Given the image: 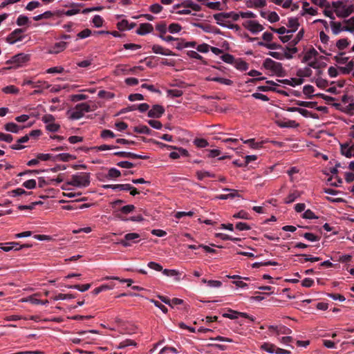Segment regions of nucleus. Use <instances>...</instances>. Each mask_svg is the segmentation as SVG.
Here are the masks:
<instances>
[{
	"label": "nucleus",
	"instance_id": "1",
	"mask_svg": "<svg viewBox=\"0 0 354 354\" xmlns=\"http://www.w3.org/2000/svg\"><path fill=\"white\" fill-rule=\"evenodd\" d=\"M67 184L77 187H88L90 184V174L88 173L81 172L77 174L72 175L71 180Z\"/></svg>",
	"mask_w": 354,
	"mask_h": 354
},
{
	"label": "nucleus",
	"instance_id": "2",
	"mask_svg": "<svg viewBox=\"0 0 354 354\" xmlns=\"http://www.w3.org/2000/svg\"><path fill=\"white\" fill-rule=\"evenodd\" d=\"M263 66L266 69L270 70L277 76H283L284 70L281 63L277 62L271 58H266L263 63Z\"/></svg>",
	"mask_w": 354,
	"mask_h": 354
},
{
	"label": "nucleus",
	"instance_id": "3",
	"mask_svg": "<svg viewBox=\"0 0 354 354\" xmlns=\"http://www.w3.org/2000/svg\"><path fill=\"white\" fill-rule=\"evenodd\" d=\"M140 236V234L138 233H128L124 235V239L120 240L119 243L124 247H129L131 246L132 243H138Z\"/></svg>",
	"mask_w": 354,
	"mask_h": 354
},
{
	"label": "nucleus",
	"instance_id": "4",
	"mask_svg": "<svg viewBox=\"0 0 354 354\" xmlns=\"http://www.w3.org/2000/svg\"><path fill=\"white\" fill-rule=\"evenodd\" d=\"M29 60V55L24 53H19L13 56L6 62L7 64H14L15 67H19Z\"/></svg>",
	"mask_w": 354,
	"mask_h": 354
},
{
	"label": "nucleus",
	"instance_id": "5",
	"mask_svg": "<svg viewBox=\"0 0 354 354\" xmlns=\"http://www.w3.org/2000/svg\"><path fill=\"white\" fill-rule=\"evenodd\" d=\"M25 30L23 28H17L13 30L7 37L8 43L13 44L17 41H21L24 38V32Z\"/></svg>",
	"mask_w": 354,
	"mask_h": 354
},
{
	"label": "nucleus",
	"instance_id": "6",
	"mask_svg": "<svg viewBox=\"0 0 354 354\" xmlns=\"http://www.w3.org/2000/svg\"><path fill=\"white\" fill-rule=\"evenodd\" d=\"M243 26L253 34H256L263 30V26L256 21H247L243 24Z\"/></svg>",
	"mask_w": 354,
	"mask_h": 354
},
{
	"label": "nucleus",
	"instance_id": "7",
	"mask_svg": "<svg viewBox=\"0 0 354 354\" xmlns=\"http://www.w3.org/2000/svg\"><path fill=\"white\" fill-rule=\"evenodd\" d=\"M165 113V109L163 106L156 104L153 105L148 112V116L149 118H159Z\"/></svg>",
	"mask_w": 354,
	"mask_h": 354
},
{
	"label": "nucleus",
	"instance_id": "8",
	"mask_svg": "<svg viewBox=\"0 0 354 354\" xmlns=\"http://www.w3.org/2000/svg\"><path fill=\"white\" fill-rule=\"evenodd\" d=\"M66 46L67 43L65 41L57 42L49 48L48 53L50 54H57L65 50Z\"/></svg>",
	"mask_w": 354,
	"mask_h": 354
},
{
	"label": "nucleus",
	"instance_id": "9",
	"mask_svg": "<svg viewBox=\"0 0 354 354\" xmlns=\"http://www.w3.org/2000/svg\"><path fill=\"white\" fill-rule=\"evenodd\" d=\"M341 153L346 158L353 157L354 155V143L349 147L348 143L341 145Z\"/></svg>",
	"mask_w": 354,
	"mask_h": 354
},
{
	"label": "nucleus",
	"instance_id": "10",
	"mask_svg": "<svg viewBox=\"0 0 354 354\" xmlns=\"http://www.w3.org/2000/svg\"><path fill=\"white\" fill-rule=\"evenodd\" d=\"M153 30L152 24L149 23H143L140 25L139 28L137 29L136 33L140 35H145L147 33H151Z\"/></svg>",
	"mask_w": 354,
	"mask_h": 354
},
{
	"label": "nucleus",
	"instance_id": "11",
	"mask_svg": "<svg viewBox=\"0 0 354 354\" xmlns=\"http://www.w3.org/2000/svg\"><path fill=\"white\" fill-rule=\"evenodd\" d=\"M279 82L287 84L291 86H295L297 85H301L304 83V80L302 78H291L290 80L284 79V80H279Z\"/></svg>",
	"mask_w": 354,
	"mask_h": 354
},
{
	"label": "nucleus",
	"instance_id": "12",
	"mask_svg": "<svg viewBox=\"0 0 354 354\" xmlns=\"http://www.w3.org/2000/svg\"><path fill=\"white\" fill-rule=\"evenodd\" d=\"M246 6L248 8H263L266 6V0H248Z\"/></svg>",
	"mask_w": 354,
	"mask_h": 354
},
{
	"label": "nucleus",
	"instance_id": "13",
	"mask_svg": "<svg viewBox=\"0 0 354 354\" xmlns=\"http://www.w3.org/2000/svg\"><path fill=\"white\" fill-rule=\"evenodd\" d=\"M74 159H75V156L66 153H59L53 157V161L62 160L63 162H68Z\"/></svg>",
	"mask_w": 354,
	"mask_h": 354
},
{
	"label": "nucleus",
	"instance_id": "14",
	"mask_svg": "<svg viewBox=\"0 0 354 354\" xmlns=\"http://www.w3.org/2000/svg\"><path fill=\"white\" fill-rule=\"evenodd\" d=\"M104 189H112L114 190H127L131 189L130 184H118V185H103Z\"/></svg>",
	"mask_w": 354,
	"mask_h": 354
},
{
	"label": "nucleus",
	"instance_id": "15",
	"mask_svg": "<svg viewBox=\"0 0 354 354\" xmlns=\"http://www.w3.org/2000/svg\"><path fill=\"white\" fill-rule=\"evenodd\" d=\"M233 64L236 68L240 71H245L248 69V64L241 58L234 59Z\"/></svg>",
	"mask_w": 354,
	"mask_h": 354
},
{
	"label": "nucleus",
	"instance_id": "16",
	"mask_svg": "<svg viewBox=\"0 0 354 354\" xmlns=\"http://www.w3.org/2000/svg\"><path fill=\"white\" fill-rule=\"evenodd\" d=\"M23 128H24V127H20L19 126H18L17 124H16L14 122H8V123L6 124L4 126V129L6 131L12 132V133H19V131L21 129H22Z\"/></svg>",
	"mask_w": 354,
	"mask_h": 354
},
{
	"label": "nucleus",
	"instance_id": "17",
	"mask_svg": "<svg viewBox=\"0 0 354 354\" xmlns=\"http://www.w3.org/2000/svg\"><path fill=\"white\" fill-rule=\"evenodd\" d=\"M317 55L318 52L313 47H312L309 50H308L306 53L305 55L302 59V62H308L312 59V57H316Z\"/></svg>",
	"mask_w": 354,
	"mask_h": 354
},
{
	"label": "nucleus",
	"instance_id": "18",
	"mask_svg": "<svg viewBox=\"0 0 354 354\" xmlns=\"http://www.w3.org/2000/svg\"><path fill=\"white\" fill-rule=\"evenodd\" d=\"M182 5L183 7L191 8L194 11H200L201 10V7L199 5L194 3L191 0L184 1L182 2Z\"/></svg>",
	"mask_w": 354,
	"mask_h": 354
},
{
	"label": "nucleus",
	"instance_id": "19",
	"mask_svg": "<svg viewBox=\"0 0 354 354\" xmlns=\"http://www.w3.org/2000/svg\"><path fill=\"white\" fill-rule=\"evenodd\" d=\"M313 71L308 68H300L297 71V76L299 77H308L312 75Z\"/></svg>",
	"mask_w": 354,
	"mask_h": 354
},
{
	"label": "nucleus",
	"instance_id": "20",
	"mask_svg": "<svg viewBox=\"0 0 354 354\" xmlns=\"http://www.w3.org/2000/svg\"><path fill=\"white\" fill-rule=\"evenodd\" d=\"M286 25L290 28H292V32H295L299 26V23L298 21L297 18L290 17V18H288V22Z\"/></svg>",
	"mask_w": 354,
	"mask_h": 354
},
{
	"label": "nucleus",
	"instance_id": "21",
	"mask_svg": "<svg viewBox=\"0 0 354 354\" xmlns=\"http://www.w3.org/2000/svg\"><path fill=\"white\" fill-rule=\"evenodd\" d=\"M196 177L199 180H203L205 178H214L215 174L207 171H197L196 173Z\"/></svg>",
	"mask_w": 354,
	"mask_h": 354
},
{
	"label": "nucleus",
	"instance_id": "22",
	"mask_svg": "<svg viewBox=\"0 0 354 354\" xmlns=\"http://www.w3.org/2000/svg\"><path fill=\"white\" fill-rule=\"evenodd\" d=\"M134 131L138 133L150 135L152 131L145 125H140L134 127Z\"/></svg>",
	"mask_w": 354,
	"mask_h": 354
},
{
	"label": "nucleus",
	"instance_id": "23",
	"mask_svg": "<svg viewBox=\"0 0 354 354\" xmlns=\"http://www.w3.org/2000/svg\"><path fill=\"white\" fill-rule=\"evenodd\" d=\"M344 23H346L347 24V26L343 27V30L353 32H354V16L347 20H345Z\"/></svg>",
	"mask_w": 354,
	"mask_h": 354
},
{
	"label": "nucleus",
	"instance_id": "24",
	"mask_svg": "<svg viewBox=\"0 0 354 354\" xmlns=\"http://www.w3.org/2000/svg\"><path fill=\"white\" fill-rule=\"evenodd\" d=\"M354 62H349L346 66H339V70L344 75L349 74L353 69Z\"/></svg>",
	"mask_w": 354,
	"mask_h": 354
},
{
	"label": "nucleus",
	"instance_id": "25",
	"mask_svg": "<svg viewBox=\"0 0 354 354\" xmlns=\"http://www.w3.org/2000/svg\"><path fill=\"white\" fill-rule=\"evenodd\" d=\"M296 105L303 107L308 108H315L317 105L316 102H306V101H300V100H294Z\"/></svg>",
	"mask_w": 354,
	"mask_h": 354
},
{
	"label": "nucleus",
	"instance_id": "26",
	"mask_svg": "<svg viewBox=\"0 0 354 354\" xmlns=\"http://www.w3.org/2000/svg\"><path fill=\"white\" fill-rule=\"evenodd\" d=\"M276 346L269 342H265L261 346V348L268 353H274Z\"/></svg>",
	"mask_w": 354,
	"mask_h": 354
},
{
	"label": "nucleus",
	"instance_id": "27",
	"mask_svg": "<svg viewBox=\"0 0 354 354\" xmlns=\"http://www.w3.org/2000/svg\"><path fill=\"white\" fill-rule=\"evenodd\" d=\"M211 81L221 83L222 84L230 86L233 84V82L231 80L225 79L219 77H214L210 79Z\"/></svg>",
	"mask_w": 354,
	"mask_h": 354
},
{
	"label": "nucleus",
	"instance_id": "28",
	"mask_svg": "<svg viewBox=\"0 0 354 354\" xmlns=\"http://www.w3.org/2000/svg\"><path fill=\"white\" fill-rule=\"evenodd\" d=\"M213 17L218 25L221 26H226V25L223 23V21L226 19L224 15V12L214 14Z\"/></svg>",
	"mask_w": 354,
	"mask_h": 354
},
{
	"label": "nucleus",
	"instance_id": "29",
	"mask_svg": "<svg viewBox=\"0 0 354 354\" xmlns=\"http://www.w3.org/2000/svg\"><path fill=\"white\" fill-rule=\"evenodd\" d=\"M350 42L347 38L340 39L336 43V46L339 50L345 49L348 45Z\"/></svg>",
	"mask_w": 354,
	"mask_h": 354
},
{
	"label": "nucleus",
	"instance_id": "30",
	"mask_svg": "<svg viewBox=\"0 0 354 354\" xmlns=\"http://www.w3.org/2000/svg\"><path fill=\"white\" fill-rule=\"evenodd\" d=\"M304 35V30L301 29L298 33L297 34L296 37L290 42V44L291 46H296L300 40L302 39Z\"/></svg>",
	"mask_w": 354,
	"mask_h": 354
},
{
	"label": "nucleus",
	"instance_id": "31",
	"mask_svg": "<svg viewBox=\"0 0 354 354\" xmlns=\"http://www.w3.org/2000/svg\"><path fill=\"white\" fill-rule=\"evenodd\" d=\"M136 345H137V344L135 341L130 339H127L120 342L118 346H117V348H124L129 346H136Z\"/></svg>",
	"mask_w": 354,
	"mask_h": 354
},
{
	"label": "nucleus",
	"instance_id": "32",
	"mask_svg": "<svg viewBox=\"0 0 354 354\" xmlns=\"http://www.w3.org/2000/svg\"><path fill=\"white\" fill-rule=\"evenodd\" d=\"M259 45L261 46H265L268 49L275 50V49H281L282 48V46L277 44V43H270V44H266L263 41L259 42Z\"/></svg>",
	"mask_w": 354,
	"mask_h": 354
},
{
	"label": "nucleus",
	"instance_id": "33",
	"mask_svg": "<svg viewBox=\"0 0 354 354\" xmlns=\"http://www.w3.org/2000/svg\"><path fill=\"white\" fill-rule=\"evenodd\" d=\"M315 91V88L311 85H305L303 88V92L305 95H308V98L311 99L315 95H312V93Z\"/></svg>",
	"mask_w": 354,
	"mask_h": 354
},
{
	"label": "nucleus",
	"instance_id": "34",
	"mask_svg": "<svg viewBox=\"0 0 354 354\" xmlns=\"http://www.w3.org/2000/svg\"><path fill=\"white\" fill-rule=\"evenodd\" d=\"M97 95L100 98H104L108 100L113 99L115 97V94L113 93L106 91L104 90L100 91L98 92Z\"/></svg>",
	"mask_w": 354,
	"mask_h": 354
},
{
	"label": "nucleus",
	"instance_id": "35",
	"mask_svg": "<svg viewBox=\"0 0 354 354\" xmlns=\"http://www.w3.org/2000/svg\"><path fill=\"white\" fill-rule=\"evenodd\" d=\"M67 287L68 288L77 289V290H80V292H85L90 288L91 284L90 283H86V284H84V285L76 284V285H73V286H68Z\"/></svg>",
	"mask_w": 354,
	"mask_h": 354
},
{
	"label": "nucleus",
	"instance_id": "36",
	"mask_svg": "<svg viewBox=\"0 0 354 354\" xmlns=\"http://www.w3.org/2000/svg\"><path fill=\"white\" fill-rule=\"evenodd\" d=\"M194 144L198 148H205L209 146V142L203 138L194 139Z\"/></svg>",
	"mask_w": 354,
	"mask_h": 354
},
{
	"label": "nucleus",
	"instance_id": "37",
	"mask_svg": "<svg viewBox=\"0 0 354 354\" xmlns=\"http://www.w3.org/2000/svg\"><path fill=\"white\" fill-rule=\"evenodd\" d=\"M330 26L333 33L334 35H338L340 32V31L343 30V28H342V25L340 22L331 21Z\"/></svg>",
	"mask_w": 354,
	"mask_h": 354
},
{
	"label": "nucleus",
	"instance_id": "38",
	"mask_svg": "<svg viewBox=\"0 0 354 354\" xmlns=\"http://www.w3.org/2000/svg\"><path fill=\"white\" fill-rule=\"evenodd\" d=\"M113 285L109 286V285L104 284V285H102V286H99L97 288H95L93 290V293L96 295L99 294L101 292H103V291H105V290H111V289L113 288Z\"/></svg>",
	"mask_w": 354,
	"mask_h": 354
},
{
	"label": "nucleus",
	"instance_id": "39",
	"mask_svg": "<svg viewBox=\"0 0 354 354\" xmlns=\"http://www.w3.org/2000/svg\"><path fill=\"white\" fill-rule=\"evenodd\" d=\"M3 92L5 93H10V94H17L19 93V90L14 85H10L4 87L2 89Z\"/></svg>",
	"mask_w": 354,
	"mask_h": 354
},
{
	"label": "nucleus",
	"instance_id": "40",
	"mask_svg": "<svg viewBox=\"0 0 354 354\" xmlns=\"http://www.w3.org/2000/svg\"><path fill=\"white\" fill-rule=\"evenodd\" d=\"M182 29L181 26L179 24L172 23L168 27V30L170 33H177Z\"/></svg>",
	"mask_w": 354,
	"mask_h": 354
},
{
	"label": "nucleus",
	"instance_id": "41",
	"mask_svg": "<svg viewBox=\"0 0 354 354\" xmlns=\"http://www.w3.org/2000/svg\"><path fill=\"white\" fill-rule=\"evenodd\" d=\"M12 196L14 197L21 195H30L32 192H28L22 188H17L11 191Z\"/></svg>",
	"mask_w": 354,
	"mask_h": 354
},
{
	"label": "nucleus",
	"instance_id": "42",
	"mask_svg": "<svg viewBox=\"0 0 354 354\" xmlns=\"http://www.w3.org/2000/svg\"><path fill=\"white\" fill-rule=\"evenodd\" d=\"M311 2L317 6H319L321 8H330V3L327 1V0H310Z\"/></svg>",
	"mask_w": 354,
	"mask_h": 354
},
{
	"label": "nucleus",
	"instance_id": "43",
	"mask_svg": "<svg viewBox=\"0 0 354 354\" xmlns=\"http://www.w3.org/2000/svg\"><path fill=\"white\" fill-rule=\"evenodd\" d=\"M29 23V19L25 15H19L17 19V24L19 26L26 25Z\"/></svg>",
	"mask_w": 354,
	"mask_h": 354
},
{
	"label": "nucleus",
	"instance_id": "44",
	"mask_svg": "<svg viewBox=\"0 0 354 354\" xmlns=\"http://www.w3.org/2000/svg\"><path fill=\"white\" fill-rule=\"evenodd\" d=\"M100 136H101V138H102L104 139H107V138H113L115 137V135L111 130L104 129L103 131H102Z\"/></svg>",
	"mask_w": 354,
	"mask_h": 354
},
{
	"label": "nucleus",
	"instance_id": "45",
	"mask_svg": "<svg viewBox=\"0 0 354 354\" xmlns=\"http://www.w3.org/2000/svg\"><path fill=\"white\" fill-rule=\"evenodd\" d=\"M229 313H223V317L229 318L230 319H235L238 318V311L229 309Z\"/></svg>",
	"mask_w": 354,
	"mask_h": 354
},
{
	"label": "nucleus",
	"instance_id": "46",
	"mask_svg": "<svg viewBox=\"0 0 354 354\" xmlns=\"http://www.w3.org/2000/svg\"><path fill=\"white\" fill-rule=\"evenodd\" d=\"M278 263L276 261H268L266 262H261V263H254L252 264L253 268H259L261 266H277Z\"/></svg>",
	"mask_w": 354,
	"mask_h": 354
},
{
	"label": "nucleus",
	"instance_id": "47",
	"mask_svg": "<svg viewBox=\"0 0 354 354\" xmlns=\"http://www.w3.org/2000/svg\"><path fill=\"white\" fill-rule=\"evenodd\" d=\"M117 28L120 31H124L125 30H129V21L126 19H122L117 24Z\"/></svg>",
	"mask_w": 354,
	"mask_h": 354
},
{
	"label": "nucleus",
	"instance_id": "48",
	"mask_svg": "<svg viewBox=\"0 0 354 354\" xmlns=\"http://www.w3.org/2000/svg\"><path fill=\"white\" fill-rule=\"evenodd\" d=\"M233 217L235 218H241V219H249L250 218L249 214L244 210H241L239 212L234 214L233 215Z\"/></svg>",
	"mask_w": 354,
	"mask_h": 354
},
{
	"label": "nucleus",
	"instance_id": "49",
	"mask_svg": "<svg viewBox=\"0 0 354 354\" xmlns=\"http://www.w3.org/2000/svg\"><path fill=\"white\" fill-rule=\"evenodd\" d=\"M156 29L160 32V35H164L167 32V25L165 22H160L156 24Z\"/></svg>",
	"mask_w": 354,
	"mask_h": 354
},
{
	"label": "nucleus",
	"instance_id": "50",
	"mask_svg": "<svg viewBox=\"0 0 354 354\" xmlns=\"http://www.w3.org/2000/svg\"><path fill=\"white\" fill-rule=\"evenodd\" d=\"M304 237L310 241H317L320 239V236H317L313 233L306 232L304 234Z\"/></svg>",
	"mask_w": 354,
	"mask_h": 354
},
{
	"label": "nucleus",
	"instance_id": "51",
	"mask_svg": "<svg viewBox=\"0 0 354 354\" xmlns=\"http://www.w3.org/2000/svg\"><path fill=\"white\" fill-rule=\"evenodd\" d=\"M28 301L32 304H35V305H38V304H41V305H46L47 304H48V300H41V299H39L35 297H30L29 299H28Z\"/></svg>",
	"mask_w": 354,
	"mask_h": 354
},
{
	"label": "nucleus",
	"instance_id": "52",
	"mask_svg": "<svg viewBox=\"0 0 354 354\" xmlns=\"http://www.w3.org/2000/svg\"><path fill=\"white\" fill-rule=\"evenodd\" d=\"M36 180L35 179H30L25 181L22 185L28 189H32L36 187Z\"/></svg>",
	"mask_w": 354,
	"mask_h": 354
},
{
	"label": "nucleus",
	"instance_id": "53",
	"mask_svg": "<svg viewBox=\"0 0 354 354\" xmlns=\"http://www.w3.org/2000/svg\"><path fill=\"white\" fill-rule=\"evenodd\" d=\"M183 92L179 89H169L167 91V94L173 97H178L183 95Z\"/></svg>",
	"mask_w": 354,
	"mask_h": 354
},
{
	"label": "nucleus",
	"instance_id": "54",
	"mask_svg": "<svg viewBox=\"0 0 354 354\" xmlns=\"http://www.w3.org/2000/svg\"><path fill=\"white\" fill-rule=\"evenodd\" d=\"M103 22L104 19L100 15H95L94 17L93 18V23L94 26L97 28L102 26Z\"/></svg>",
	"mask_w": 354,
	"mask_h": 354
},
{
	"label": "nucleus",
	"instance_id": "55",
	"mask_svg": "<svg viewBox=\"0 0 354 354\" xmlns=\"http://www.w3.org/2000/svg\"><path fill=\"white\" fill-rule=\"evenodd\" d=\"M76 108L78 109L83 113L84 112H89V111H91L90 105H88L86 103L78 104L76 105Z\"/></svg>",
	"mask_w": 354,
	"mask_h": 354
},
{
	"label": "nucleus",
	"instance_id": "56",
	"mask_svg": "<svg viewBox=\"0 0 354 354\" xmlns=\"http://www.w3.org/2000/svg\"><path fill=\"white\" fill-rule=\"evenodd\" d=\"M210 46L207 44L203 43L196 46V50L203 53H206L209 50Z\"/></svg>",
	"mask_w": 354,
	"mask_h": 354
},
{
	"label": "nucleus",
	"instance_id": "57",
	"mask_svg": "<svg viewBox=\"0 0 354 354\" xmlns=\"http://www.w3.org/2000/svg\"><path fill=\"white\" fill-rule=\"evenodd\" d=\"M206 6L210 9L216 10H221V3L219 1L216 2H207L206 3Z\"/></svg>",
	"mask_w": 354,
	"mask_h": 354
},
{
	"label": "nucleus",
	"instance_id": "58",
	"mask_svg": "<svg viewBox=\"0 0 354 354\" xmlns=\"http://www.w3.org/2000/svg\"><path fill=\"white\" fill-rule=\"evenodd\" d=\"M234 59L235 58L234 57L233 55L228 53H225L221 56V59L227 64H233Z\"/></svg>",
	"mask_w": 354,
	"mask_h": 354
},
{
	"label": "nucleus",
	"instance_id": "59",
	"mask_svg": "<svg viewBox=\"0 0 354 354\" xmlns=\"http://www.w3.org/2000/svg\"><path fill=\"white\" fill-rule=\"evenodd\" d=\"M41 6V3L37 1H32L29 2L26 6V9L28 10H33L34 9Z\"/></svg>",
	"mask_w": 354,
	"mask_h": 354
},
{
	"label": "nucleus",
	"instance_id": "60",
	"mask_svg": "<svg viewBox=\"0 0 354 354\" xmlns=\"http://www.w3.org/2000/svg\"><path fill=\"white\" fill-rule=\"evenodd\" d=\"M120 176L121 172L115 168H111L108 171V176L109 178H118Z\"/></svg>",
	"mask_w": 354,
	"mask_h": 354
},
{
	"label": "nucleus",
	"instance_id": "61",
	"mask_svg": "<svg viewBox=\"0 0 354 354\" xmlns=\"http://www.w3.org/2000/svg\"><path fill=\"white\" fill-rule=\"evenodd\" d=\"M149 10L154 14H158L162 10V6L158 3H154L149 7Z\"/></svg>",
	"mask_w": 354,
	"mask_h": 354
},
{
	"label": "nucleus",
	"instance_id": "62",
	"mask_svg": "<svg viewBox=\"0 0 354 354\" xmlns=\"http://www.w3.org/2000/svg\"><path fill=\"white\" fill-rule=\"evenodd\" d=\"M316 85L320 88H324L328 86V81L321 77H318L315 81Z\"/></svg>",
	"mask_w": 354,
	"mask_h": 354
},
{
	"label": "nucleus",
	"instance_id": "63",
	"mask_svg": "<svg viewBox=\"0 0 354 354\" xmlns=\"http://www.w3.org/2000/svg\"><path fill=\"white\" fill-rule=\"evenodd\" d=\"M268 20L271 23L277 22L279 20V17L275 12H271L268 15Z\"/></svg>",
	"mask_w": 354,
	"mask_h": 354
},
{
	"label": "nucleus",
	"instance_id": "64",
	"mask_svg": "<svg viewBox=\"0 0 354 354\" xmlns=\"http://www.w3.org/2000/svg\"><path fill=\"white\" fill-rule=\"evenodd\" d=\"M84 116V113L75 107V110L72 112L71 118L73 120H78Z\"/></svg>",
	"mask_w": 354,
	"mask_h": 354
}]
</instances>
